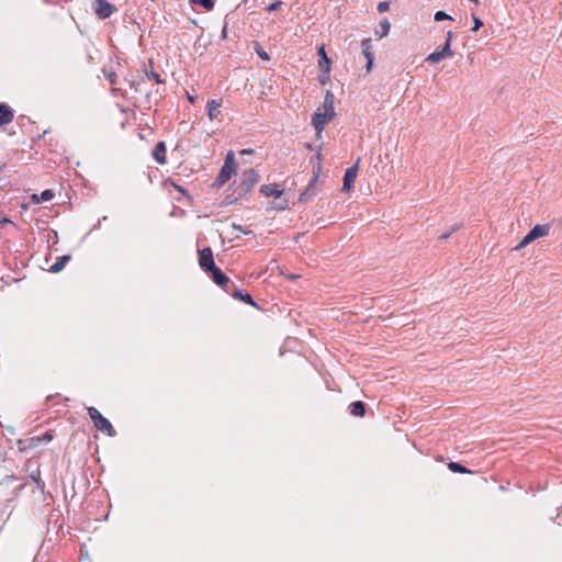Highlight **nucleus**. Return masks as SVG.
Here are the masks:
<instances>
[{"instance_id": "nucleus-15", "label": "nucleus", "mask_w": 562, "mask_h": 562, "mask_svg": "<svg viewBox=\"0 0 562 562\" xmlns=\"http://www.w3.org/2000/svg\"><path fill=\"white\" fill-rule=\"evenodd\" d=\"M318 56H319V60H318V64H319V68L324 71V72H329L330 70V59L328 58V56L326 55V52H325V48L324 46H321L318 48Z\"/></svg>"}, {"instance_id": "nucleus-1", "label": "nucleus", "mask_w": 562, "mask_h": 562, "mask_svg": "<svg viewBox=\"0 0 562 562\" xmlns=\"http://www.w3.org/2000/svg\"><path fill=\"white\" fill-rule=\"evenodd\" d=\"M259 179L260 176L254 168L244 170L240 177V181L235 189V192L237 193L235 200H238L250 192L251 189L258 183Z\"/></svg>"}, {"instance_id": "nucleus-2", "label": "nucleus", "mask_w": 562, "mask_h": 562, "mask_svg": "<svg viewBox=\"0 0 562 562\" xmlns=\"http://www.w3.org/2000/svg\"><path fill=\"white\" fill-rule=\"evenodd\" d=\"M89 417L92 419L94 427L105 432L110 437H114L116 435L115 429L108 418H105L95 407L90 406L87 408Z\"/></svg>"}, {"instance_id": "nucleus-16", "label": "nucleus", "mask_w": 562, "mask_h": 562, "mask_svg": "<svg viewBox=\"0 0 562 562\" xmlns=\"http://www.w3.org/2000/svg\"><path fill=\"white\" fill-rule=\"evenodd\" d=\"M529 232L530 236H533L536 239L547 236L550 232V224H537Z\"/></svg>"}, {"instance_id": "nucleus-35", "label": "nucleus", "mask_w": 562, "mask_h": 562, "mask_svg": "<svg viewBox=\"0 0 562 562\" xmlns=\"http://www.w3.org/2000/svg\"><path fill=\"white\" fill-rule=\"evenodd\" d=\"M53 439V436L48 432L44 434L42 437H38L40 441H50Z\"/></svg>"}, {"instance_id": "nucleus-40", "label": "nucleus", "mask_w": 562, "mask_h": 562, "mask_svg": "<svg viewBox=\"0 0 562 562\" xmlns=\"http://www.w3.org/2000/svg\"><path fill=\"white\" fill-rule=\"evenodd\" d=\"M142 82H143V80H140V81H138V82H136V83H135V82H132V83H131V87H132V88H134L136 91H138V90H139L140 85H142Z\"/></svg>"}, {"instance_id": "nucleus-42", "label": "nucleus", "mask_w": 562, "mask_h": 562, "mask_svg": "<svg viewBox=\"0 0 562 562\" xmlns=\"http://www.w3.org/2000/svg\"><path fill=\"white\" fill-rule=\"evenodd\" d=\"M5 167H7V164L3 161H0V173L4 171Z\"/></svg>"}, {"instance_id": "nucleus-9", "label": "nucleus", "mask_w": 562, "mask_h": 562, "mask_svg": "<svg viewBox=\"0 0 562 562\" xmlns=\"http://www.w3.org/2000/svg\"><path fill=\"white\" fill-rule=\"evenodd\" d=\"M371 47H372L371 38H363L361 41L362 53L367 59V65H366L367 71L371 70L372 65H373V59H374L373 54L371 53Z\"/></svg>"}, {"instance_id": "nucleus-38", "label": "nucleus", "mask_w": 562, "mask_h": 562, "mask_svg": "<svg viewBox=\"0 0 562 562\" xmlns=\"http://www.w3.org/2000/svg\"><path fill=\"white\" fill-rule=\"evenodd\" d=\"M524 239H525L528 244H530V243H532L533 240H536V238H535L533 236H530V232H528V233L525 235Z\"/></svg>"}, {"instance_id": "nucleus-13", "label": "nucleus", "mask_w": 562, "mask_h": 562, "mask_svg": "<svg viewBox=\"0 0 562 562\" xmlns=\"http://www.w3.org/2000/svg\"><path fill=\"white\" fill-rule=\"evenodd\" d=\"M13 117V110L5 103H0V127L11 123Z\"/></svg>"}, {"instance_id": "nucleus-10", "label": "nucleus", "mask_w": 562, "mask_h": 562, "mask_svg": "<svg viewBox=\"0 0 562 562\" xmlns=\"http://www.w3.org/2000/svg\"><path fill=\"white\" fill-rule=\"evenodd\" d=\"M227 293L231 294L234 299L239 300L248 305L257 306L252 296L249 293H244L241 290L237 289L234 283L233 288H231V292Z\"/></svg>"}, {"instance_id": "nucleus-33", "label": "nucleus", "mask_w": 562, "mask_h": 562, "mask_svg": "<svg viewBox=\"0 0 562 562\" xmlns=\"http://www.w3.org/2000/svg\"><path fill=\"white\" fill-rule=\"evenodd\" d=\"M232 227H233V229L238 231V232H240V233H243L245 235L251 234L250 229H245L241 225L233 224Z\"/></svg>"}, {"instance_id": "nucleus-5", "label": "nucleus", "mask_w": 562, "mask_h": 562, "mask_svg": "<svg viewBox=\"0 0 562 562\" xmlns=\"http://www.w3.org/2000/svg\"><path fill=\"white\" fill-rule=\"evenodd\" d=\"M451 56H453V52L451 50L449 40H446L443 45L438 49L434 50L431 54H429L426 60L436 64Z\"/></svg>"}, {"instance_id": "nucleus-22", "label": "nucleus", "mask_w": 562, "mask_h": 562, "mask_svg": "<svg viewBox=\"0 0 562 562\" xmlns=\"http://www.w3.org/2000/svg\"><path fill=\"white\" fill-rule=\"evenodd\" d=\"M448 468L453 473H470V470L459 462L451 461L448 463Z\"/></svg>"}, {"instance_id": "nucleus-11", "label": "nucleus", "mask_w": 562, "mask_h": 562, "mask_svg": "<svg viewBox=\"0 0 562 562\" xmlns=\"http://www.w3.org/2000/svg\"><path fill=\"white\" fill-rule=\"evenodd\" d=\"M166 151H167V147H166V143L160 140L158 142L153 151H151V155H153V158L160 165H164L166 164Z\"/></svg>"}, {"instance_id": "nucleus-37", "label": "nucleus", "mask_w": 562, "mask_h": 562, "mask_svg": "<svg viewBox=\"0 0 562 562\" xmlns=\"http://www.w3.org/2000/svg\"><path fill=\"white\" fill-rule=\"evenodd\" d=\"M527 245H529L524 238L519 241V244L515 247V250H520L522 249L524 247H526Z\"/></svg>"}, {"instance_id": "nucleus-7", "label": "nucleus", "mask_w": 562, "mask_h": 562, "mask_svg": "<svg viewBox=\"0 0 562 562\" xmlns=\"http://www.w3.org/2000/svg\"><path fill=\"white\" fill-rule=\"evenodd\" d=\"M359 162L360 158H358L357 161L351 167L346 169L342 179V191L348 192L353 187V182L358 173Z\"/></svg>"}, {"instance_id": "nucleus-27", "label": "nucleus", "mask_w": 562, "mask_h": 562, "mask_svg": "<svg viewBox=\"0 0 562 562\" xmlns=\"http://www.w3.org/2000/svg\"><path fill=\"white\" fill-rule=\"evenodd\" d=\"M55 196L50 189L41 192L38 201H50Z\"/></svg>"}, {"instance_id": "nucleus-14", "label": "nucleus", "mask_w": 562, "mask_h": 562, "mask_svg": "<svg viewBox=\"0 0 562 562\" xmlns=\"http://www.w3.org/2000/svg\"><path fill=\"white\" fill-rule=\"evenodd\" d=\"M259 191L265 196H274L277 199L283 194V191L280 190L276 183L263 184L260 187Z\"/></svg>"}, {"instance_id": "nucleus-23", "label": "nucleus", "mask_w": 562, "mask_h": 562, "mask_svg": "<svg viewBox=\"0 0 562 562\" xmlns=\"http://www.w3.org/2000/svg\"><path fill=\"white\" fill-rule=\"evenodd\" d=\"M193 3L201 5L203 9L210 11L214 8V0H192Z\"/></svg>"}, {"instance_id": "nucleus-34", "label": "nucleus", "mask_w": 562, "mask_h": 562, "mask_svg": "<svg viewBox=\"0 0 562 562\" xmlns=\"http://www.w3.org/2000/svg\"><path fill=\"white\" fill-rule=\"evenodd\" d=\"M257 54L258 56L263 59V60H270V56L267 52H265L263 49H257Z\"/></svg>"}, {"instance_id": "nucleus-32", "label": "nucleus", "mask_w": 562, "mask_h": 562, "mask_svg": "<svg viewBox=\"0 0 562 562\" xmlns=\"http://www.w3.org/2000/svg\"><path fill=\"white\" fill-rule=\"evenodd\" d=\"M281 5H282V2H281V1H274V2H272L271 4H269V7L267 8V10H268L269 12L277 11V10H279V9L281 8Z\"/></svg>"}, {"instance_id": "nucleus-31", "label": "nucleus", "mask_w": 562, "mask_h": 562, "mask_svg": "<svg viewBox=\"0 0 562 562\" xmlns=\"http://www.w3.org/2000/svg\"><path fill=\"white\" fill-rule=\"evenodd\" d=\"M473 27H472V31L473 32H476L479 31V29L483 25V22L480 18L473 15Z\"/></svg>"}, {"instance_id": "nucleus-45", "label": "nucleus", "mask_w": 562, "mask_h": 562, "mask_svg": "<svg viewBox=\"0 0 562 562\" xmlns=\"http://www.w3.org/2000/svg\"><path fill=\"white\" fill-rule=\"evenodd\" d=\"M317 175L314 176V178L311 180V184L314 183L317 180Z\"/></svg>"}, {"instance_id": "nucleus-36", "label": "nucleus", "mask_w": 562, "mask_h": 562, "mask_svg": "<svg viewBox=\"0 0 562 562\" xmlns=\"http://www.w3.org/2000/svg\"><path fill=\"white\" fill-rule=\"evenodd\" d=\"M527 245H529L524 238L519 241V244L515 247V250H520L522 249L524 247H526Z\"/></svg>"}, {"instance_id": "nucleus-17", "label": "nucleus", "mask_w": 562, "mask_h": 562, "mask_svg": "<svg viewBox=\"0 0 562 562\" xmlns=\"http://www.w3.org/2000/svg\"><path fill=\"white\" fill-rule=\"evenodd\" d=\"M349 412L356 417H363L366 415V404L361 401H355L349 405Z\"/></svg>"}, {"instance_id": "nucleus-39", "label": "nucleus", "mask_w": 562, "mask_h": 562, "mask_svg": "<svg viewBox=\"0 0 562 562\" xmlns=\"http://www.w3.org/2000/svg\"><path fill=\"white\" fill-rule=\"evenodd\" d=\"M254 153H255V150H254V149H251V148H245V149H243V150L240 151V154H241V155H251V154H254Z\"/></svg>"}, {"instance_id": "nucleus-30", "label": "nucleus", "mask_w": 562, "mask_h": 562, "mask_svg": "<svg viewBox=\"0 0 562 562\" xmlns=\"http://www.w3.org/2000/svg\"><path fill=\"white\" fill-rule=\"evenodd\" d=\"M389 8H390V2L389 1L379 2L378 7H376V9H378V11L380 13H383V12L387 11Z\"/></svg>"}, {"instance_id": "nucleus-43", "label": "nucleus", "mask_w": 562, "mask_h": 562, "mask_svg": "<svg viewBox=\"0 0 562 562\" xmlns=\"http://www.w3.org/2000/svg\"><path fill=\"white\" fill-rule=\"evenodd\" d=\"M446 40H449V43L451 44V40H452V32L451 31H449L447 33V38Z\"/></svg>"}, {"instance_id": "nucleus-26", "label": "nucleus", "mask_w": 562, "mask_h": 562, "mask_svg": "<svg viewBox=\"0 0 562 562\" xmlns=\"http://www.w3.org/2000/svg\"><path fill=\"white\" fill-rule=\"evenodd\" d=\"M145 77L149 80L156 81L157 83L164 82L162 79L160 78V75L153 69L150 71L145 70Z\"/></svg>"}, {"instance_id": "nucleus-25", "label": "nucleus", "mask_w": 562, "mask_h": 562, "mask_svg": "<svg viewBox=\"0 0 562 562\" xmlns=\"http://www.w3.org/2000/svg\"><path fill=\"white\" fill-rule=\"evenodd\" d=\"M31 479L36 483L37 487L43 491L45 487V483L41 480V473L40 470L33 472L31 474Z\"/></svg>"}, {"instance_id": "nucleus-28", "label": "nucleus", "mask_w": 562, "mask_h": 562, "mask_svg": "<svg viewBox=\"0 0 562 562\" xmlns=\"http://www.w3.org/2000/svg\"><path fill=\"white\" fill-rule=\"evenodd\" d=\"M460 227H461V224H454L448 232L440 235L439 239L440 240L448 239L450 237V235H452L454 232L459 231Z\"/></svg>"}, {"instance_id": "nucleus-18", "label": "nucleus", "mask_w": 562, "mask_h": 562, "mask_svg": "<svg viewBox=\"0 0 562 562\" xmlns=\"http://www.w3.org/2000/svg\"><path fill=\"white\" fill-rule=\"evenodd\" d=\"M221 101L217 100H209L206 104L207 116L210 120H214L220 114Z\"/></svg>"}, {"instance_id": "nucleus-46", "label": "nucleus", "mask_w": 562, "mask_h": 562, "mask_svg": "<svg viewBox=\"0 0 562 562\" xmlns=\"http://www.w3.org/2000/svg\"><path fill=\"white\" fill-rule=\"evenodd\" d=\"M176 189L180 192H184V190L180 186H176Z\"/></svg>"}, {"instance_id": "nucleus-6", "label": "nucleus", "mask_w": 562, "mask_h": 562, "mask_svg": "<svg viewBox=\"0 0 562 562\" xmlns=\"http://www.w3.org/2000/svg\"><path fill=\"white\" fill-rule=\"evenodd\" d=\"M93 10L99 19L104 20L112 15L115 11V5L106 0H95Z\"/></svg>"}, {"instance_id": "nucleus-20", "label": "nucleus", "mask_w": 562, "mask_h": 562, "mask_svg": "<svg viewBox=\"0 0 562 562\" xmlns=\"http://www.w3.org/2000/svg\"><path fill=\"white\" fill-rule=\"evenodd\" d=\"M334 101V94L329 90H327L323 101V109L327 112L335 113Z\"/></svg>"}, {"instance_id": "nucleus-4", "label": "nucleus", "mask_w": 562, "mask_h": 562, "mask_svg": "<svg viewBox=\"0 0 562 562\" xmlns=\"http://www.w3.org/2000/svg\"><path fill=\"white\" fill-rule=\"evenodd\" d=\"M336 113H330L324 110L321 112L316 111L312 116V124L314 128L321 133L325 128L326 124L330 122L335 117Z\"/></svg>"}, {"instance_id": "nucleus-41", "label": "nucleus", "mask_w": 562, "mask_h": 562, "mask_svg": "<svg viewBox=\"0 0 562 562\" xmlns=\"http://www.w3.org/2000/svg\"><path fill=\"white\" fill-rule=\"evenodd\" d=\"M286 207H288L286 201H284V203L282 205L277 206V209L281 210V211L285 210Z\"/></svg>"}, {"instance_id": "nucleus-12", "label": "nucleus", "mask_w": 562, "mask_h": 562, "mask_svg": "<svg viewBox=\"0 0 562 562\" xmlns=\"http://www.w3.org/2000/svg\"><path fill=\"white\" fill-rule=\"evenodd\" d=\"M235 171L236 170L234 168L223 165L215 179V184L217 187L224 186L232 178Z\"/></svg>"}, {"instance_id": "nucleus-3", "label": "nucleus", "mask_w": 562, "mask_h": 562, "mask_svg": "<svg viewBox=\"0 0 562 562\" xmlns=\"http://www.w3.org/2000/svg\"><path fill=\"white\" fill-rule=\"evenodd\" d=\"M213 282L221 288L224 289L225 292H231V288H233V283L229 281L228 277L218 268L214 267L206 271Z\"/></svg>"}, {"instance_id": "nucleus-29", "label": "nucleus", "mask_w": 562, "mask_h": 562, "mask_svg": "<svg viewBox=\"0 0 562 562\" xmlns=\"http://www.w3.org/2000/svg\"><path fill=\"white\" fill-rule=\"evenodd\" d=\"M434 19L436 22H441L445 20H452V18L445 11H437L434 15Z\"/></svg>"}, {"instance_id": "nucleus-19", "label": "nucleus", "mask_w": 562, "mask_h": 562, "mask_svg": "<svg viewBox=\"0 0 562 562\" xmlns=\"http://www.w3.org/2000/svg\"><path fill=\"white\" fill-rule=\"evenodd\" d=\"M70 255H64L58 257L56 261L50 266L49 271L53 273H57L64 269L66 263L70 260Z\"/></svg>"}, {"instance_id": "nucleus-21", "label": "nucleus", "mask_w": 562, "mask_h": 562, "mask_svg": "<svg viewBox=\"0 0 562 562\" xmlns=\"http://www.w3.org/2000/svg\"><path fill=\"white\" fill-rule=\"evenodd\" d=\"M379 26L380 31H376V34L379 35L380 38H382L389 34L391 24L387 19H383L382 21H380Z\"/></svg>"}, {"instance_id": "nucleus-8", "label": "nucleus", "mask_w": 562, "mask_h": 562, "mask_svg": "<svg viewBox=\"0 0 562 562\" xmlns=\"http://www.w3.org/2000/svg\"><path fill=\"white\" fill-rule=\"evenodd\" d=\"M199 266L204 272L216 266L213 258V251L210 247H205L199 251Z\"/></svg>"}, {"instance_id": "nucleus-47", "label": "nucleus", "mask_w": 562, "mask_h": 562, "mask_svg": "<svg viewBox=\"0 0 562 562\" xmlns=\"http://www.w3.org/2000/svg\"><path fill=\"white\" fill-rule=\"evenodd\" d=\"M188 98H189V100H190L191 102H193V101H194V98H193V97L189 95Z\"/></svg>"}, {"instance_id": "nucleus-24", "label": "nucleus", "mask_w": 562, "mask_h": 562, "mask_svg": "<svg viewBox=\"0 0 562 562\" xmlns=\"http://www.w3.org/2000/svg\"><path fill=\"white\" fill-rule=\"evenodd\" d=\"M224 165L228 166L231 168H234L236 170L235 154H234L233 150H229L226 154V157H225V160H224Z\"/></svg>"}, {"instance_id": "nucleus-44", "label": "nucleus", "mask_w": 562, "mask_h": 562, "mask_svg": "<svg viewBox=\"0 0 562 562\" xmlns=\"http://www.w3.org/2000/svg\"><path fill=\"white\" fill-rule=\"evenodd\" d=\"M222 36H223V37H225V36H226V26H224V27H223Z\"/></svg>"}]
</instances>
